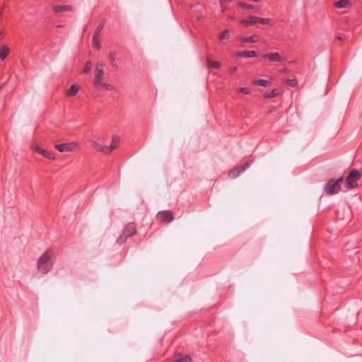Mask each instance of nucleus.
I'll return each instance as SVG.
<instances>
[{
    "label": "nucleus",
    "mask_w": 362,
    "mask_h": 362,
    "mask_svg": "<svg viewBox=\"0 0 362 362\" xmlns=\"http://www.w3.org/2000/svg\"><path fill=\"white\" fill-rule=\"evenodd\" d=\"M53 255L52 249L47 250L37 260V269L42 274L49 273L53 267V262L51 259Z\"/></svg>",
    "instance_id": "f257e3e1"
},
{
    "label": "nucleus",
    "mask_w": 362,
    "mask_h": 362,
    "mask_svg": "<svg viewBox=\"0 0 362 362\" xmlns=\"http://www.w3.org/2000/svg\"><path fill=\"white\" fill-rule=\"evenodd\" d=\"M344 182L342 177L337 180H329L324 186L325 192L329 195H333L338 193L341 190V185Z\"/></svg>",
    "instance_id": "f03ea898"
},
{
    "label": "nucleus",
    "mask_w": 362,
    "mask_h": 362,
    "mask_svg": "<svg viewBox=\"0 0 362 362\" xmlns=\"http://www.w3.org/2000/svg\"><path fill=\"white\" fill-rule=\"evenodd\" d=\"M361 174L356 169L351 170L345 180L344 185L346 189H354L358 186V180Z\"/></svg>",
    "instance_id": "7ed1b4c3"
},
{
    "label": "nucleus",
    "mask_w": 362,
    "mask_h": 362,
    "mask_svg": "<svg viewBox=\"0 0 362 362\" xmlns=\"http://www.w3.org/2000/svg\"><path fill=\"white\" fill-rule=\"evenodd\" d=\"M257 23L263 25H271L272 20L267 18H260L255 16H250L247 19H243L241 21V23L246 27L252 26Z\"/></svg>",
    "instance_id": "20e7f679"
},
{
    "label": "nucleus",
    "mask_w": 362,
    "mask_h": 362,
    "mask_svg": "<svg viewBox=\"0 0 362 362\" xmlns=\"http://www.w3.org/2000/svg\"><path fill=\"white\" fill-rule=\"evenodd\" d=\"M136 233V229L135 226L133 223H129L125 226L122 230V233L117 238V241L119 244H122L126 242L128 238L133 236Z\"/></svg>",
    "instance_id": "39448f33"
},
{
    "label": "nucleus",
    "mask_w": 362,
    "mask_h": 362,
    "mask_svg": "<svg viewBox=\"0 0 362 362\" xmlns=\"http://www.w3.org/2000/svg\"><path fill=\"white\" fill-rule=\"evenodd\" d=\"M104 64L101 62H98L95 65L94 71L93 84L95 87H100L102 85L104 77Z\"/></svg>",
    "instance_id": "423d86ee"
},
{
    "label": "nucleus",
    "mask_w": 362,
    "mask_h": 362,
    "mask_svg": "<svg viewBox=\"0 0 362 362\" xmlns=\"http://www.w3.org/2000/svg\"><path fill=\"white\" fill-rule=\"evenodd\" d=\"M55 148L59 152H69L79 150L80 146L76 142H69L56 144Z\"/></svg>",
    "instance_id": "0eeeda50"
},
{
    "label": "nucleus",
    "mask_w": 362,
    "mask_h": 362,
    "mask_svg": "<svg viewBox=\"0 0 362 362\" xmlns=\"http://www.w3.org/2000/svg\"><path fill=\"white\" fill-rule=\"evenodd\" d=\"M89 143L92 148L105 153H109L115 149V146H103L93 139H90Z\"/></svg>",
    "instance_id": "6e6552de"
},
{
    "label": "nucleus",
    "mask_w": 362,
    "mask_h": 362,
    "mask_svg": "<svg viewBox=\"0 0 362 362\" xmlns=\"http://www.w3.org/2000/svg\"><path fill=\"white\" fill-rule=\"evenodd\" d=\"M252 160H247L242 166L236 167L228 172V176L232 178H236L239 174L243 173L247 168L252 165Z\"/></svg>",
    "instance_id": "1a4fd4ad"
},
{
    "label": "nucleus",
    "mask_w": 362,
    "mask_h": 362,
    "mask_svg": "<svg viewBox=\"0 0 362 362\" xmlns=\"http://www.w3.org/2000/svg\"><path fill=\"white\" fill-rule=\"evenodd\" d=\"M33 148L36 153L40 154L41 156H42L43 157L46 158H48L50 160L55 159V156H54L53 152L47 151V150L41 148L37 144H35L33 146Z\"/></svg>",
    "instance_id": "9d476101"
},
{
    "label": "nucleus",
    "mask_w": 362,
    "mask_h": 362,
    "mask_svg": "<svg viewBox=\"0 0 362 362\" xmlns=\"http://www.w3.org/2000/svg\"><path fill=\"white\" fill-rule=\"evenodd\" d=\"M157 218L163 222L170 223L171 222L174 217L170 211H162L158 213Z\"/></svg>",
    "instance_id": "9b49d317"
},
{
    "label": "nucleus",
    "mask_w": 362,
    "mask_h": 362,
    "mask_svg": "<svg viewBox=\"0 0 362 362\" xmlns=\"http://www.w3.org/2000/svg\"><path fill=\"white\" fill-rule=\"evenodd\" d=\"M265 59H268L272 62H282L285 60V58L282 56H281L277 52H271V53H267L264 54L262 56Z\"/></svg>",
    "instance_id": "f8f14e48"
},
{
    "label": "nucleus",
    "mask_w": 362,
    "mask_h": 362,
    "mask_svg": "<svg viewBox=\"0 0 362 362\" xmlns=\"http://www.w3.org/2000/svg\"><path fill=\"white\" fill-rule=\"evenodd\" d=\"M240 40L242 42L253 43V42H258L259 41V37L256 35H251V36H249V37L242 36V37H240Z\"/></svg>",
    "instance_id": "ddd939ff"
},
{
    "label": "nucleus",
    "mask_w": 362,
    "mask_h": 362,
    "mask_svg": "<svg viewBox=\"0 0 362 362\" xmlns=\"http://www.w3.org/2000/svg\"><path fill=\"white\" fill-rule=\"evenodd\" d=\"M175 362H191L192 359L189 356H182L177 354L173 357Z\"/></svg>",
    "instance_id": "4468645a"
},
{
    "label": "nucleus",
    "mask_w": 362,
    "mask_h": 362,
    "mask_svg": "<svg viewBox=\"0 0 362 362\" xmlns=\"http://www.w3.org/2000/svg\"><path fill=\"white\" fill-rule=\"evenodd\" d=\"M53 11L55 13H61L64 11H71V6L66 5V6H56L53 7Z\"/></svg>",
    "instance_id": "2eb2a0df"
},
{
    "label": "nucleus",
    "mask_w": 362,
    "mask_h": 362,
    "mask_svg": "<svg viewBox=\"0 0 362 362\" xmlns=\"http://www.w3.org/2000/svg\"><path fill=\"white\" fill-rule=\"evenodd\" d=\"M78 92V88L76 85L73 84L71 86L70 88L66 91V95L69 97L74 96L76 95Z\"/></svg>",
    "instance_id": "dca6fc26"
},
{
    "label": "nucleus",
    "mask_w": 362,
    "mask_h": 362,
    "mask_svg": "<svg viewBox=\"0 0 362 362\" xmlns=\"http://www.w3.org/2000/svg\"><path fill=\"white\" fill-rule=\"evenodd\" d=\"M349 5L348 0H339L334 4V6L338 8H345Z\"/></svg>",
    "instance_id": "f3484780"
},
{
    "label": "nucleus",
    "mask_w": 362,
    "mask_h": 362,
    "mask_svg": "<svg viewBox=\"0 0 362 362\" xmlns=\"http://www.w3.org/2000/svg\"><path fill=\"white\" fill-rule=\"evenodd\" d=\"M9 49L6 46H2L0 47V58L4 60L8 54Z\"/></svg>",
    "instance_id": "a211bd4d"
},
{
    "label": "nucleus",
    "mask_w": 362,
    "mask_h": 362,
    "mask_svg": "<svg viewBox=\"0 0 362 362\" xmlns=\"http://www.w3.org/2000/svg\"><path fill=\"white\" fill-rule=\"evenodd\" d=\"M207 66L209 69H218L220 67V63L217 61L208 59Z\"/></svg>",
    "instance_id": "6ab92c4d"
},
{
    "label": "nucleus",
    "mask_w": 362,
    "mask_h": 362,
    "mask_svg": "<svg viewBox=\"0 0 362 362\" xmlns=\"http://www.w3.org/2000/svg\"><path fill=\"white\" fill-rule=\"evenodd\" d=\"M243 55L244 58H253L258 56L257 53L254 50H245Z\"/></svg>",
    "instance_id": "aec40b11"
},
{
    "label": "nucleus",
    "mask_w": 362,
    "mask_h": 362,
    "mask_svg": "<svg viewBox=\"0 0 362 362\" xmlns=\"http://www.w3.org/2000/svg\"><path fill=\"white\" fill-rule=\"evenodd\" d=\"M109 59H110V64L115 67V68H117L118 67V65L116 62V56H115V53H110L109 54Z\"/></svg>",
    "instance_id": "412c9836"
},
{
    "label": "nucleus",
    "mask_w": 362,
    "mask_h": 362,
    "mask_svg": "<svg viewBox=\"0 0 362 362\" xmlns=\"http://www.w3.org/2000/svg\"><path fill=\"white\" fill-rule=\"evenodd\" d=\"M254 84L262 87H266L268 85V81L265 79H255L253 81Z\"/></svg>",
    "instance_id": "4be33fe9"
},
{
    "label": "nucleus",
    "mask_w": 362,
    "mask_h": 362,
    "mask_svg": "<svg viewBox=\"0 0 362 362\" xmlns=\"http://www.w3.org/2000/svg\"><path fill=\"white\" fill-rule=\"evenodd\" d=\"M279 94V91L277 89H273L270 93H268L264 95L265 98H272L277 96Z\"/></svg>",
    "instance_id": "5701e85b"
},
{
    "label": "nucleus",
    "mask_w": 362,
    "mask_h": 362,
    "mask_svg": "<svg viewBox=\"0 0 362 362\" xmlns=\"http://www.w3.org/2000/svg\"><path fill=\"white\" fill-rule=\"evenodd\" d=\"M91 66H92V64H91V62L90 61H88L87 62L86 64H85V66L82 70V72L84 73V74H87L88 73L90 69H91Z\"/></svg>",
    "instance_id": "b1692460"
},
{
    "label": "nucleus",
    "mask_w": 362,
    "mask_h": 362,
    "mask_svg": "<svg viewBox=\"0 0 362 362\" xmlns=\"http://www.w3.org/2000/svg\"><path fill=\"white\" fill-rule=\"evenodd\" d=\"M236 91L239 93H243V94H246V95H249L251 93L250 88H245V87L238 88L236 90Z\"/></svg>",
    "instance_id": "393cba45"
},
{
    "label": "nucleus",
    "mask_w": 362,
    "mask_h": 362,
    "mask_svg": "<svg viewBox=\"0 0 362 362\" xmlns=\"http://www.w3.org/2000/svg\"><path fill=\"white\" fill-rule=\"evenodd\" d=\"M99 37H100L93 36V45L94 46V47H95L96 49L100 48V42Z\"/></svg>",
    "instance_id": "a878e982"
},
{
    "label": "nucleus",
    "mask_w": 362,
    "mask_h": 362,
    "mask_svg": "<svg viewBox=\"0 0 362 362\" xmlns=\"http://www.w3.org/2000/svg\"><path fill=\"white\" fill-rule=\"evenodd\" d=\"M238 5L243 8H246L248 10H255V7L251 4H248L243 2H239Z\"/></svg>",
    "instance_id": "bb28decb"
},
{
    "label": "nucleus",
    "mask_w": 362,
    "mask_h": 362,
    "mask_svg": "<svg viewBox=\"0 0 362 362\" xmlns=\"http://www.w3.org/2000/svg\"><path fill=\"white\" fill-rule=\"evenodd\" d=\"M285 83L291 87H294L297 85V82L295 79H286Z\"/></svg>",
    "instance_id": "cd10ccee"
},
{
    "label": "nucleus",
    "mask_w": 362,
    "mask_h": 362,
    "mask_svg": "<svg viewBox=\"0 0 362 362\" xmlns=\"http://www.w3.org/2000/svg\"><path fill=\"white\" fill-rule=\"evenodd\" d=\"M228 38V31L227 30H223L219 35L221 40Z\"/></svg>",
    "instance_id": "c85d7f7f"
},
{
    "label": "nucleus",
    "mask_w": 362,
    "mask_h": 362,
    "mask_svg": "<svg viewBox=\"0 0 362 362\" xmlns=\"http://www.w3.org/2000/svg\"><path fill=\"white\" fill-rule=\"evenodd\" d=\"M119 139L117 136H113L112 139V144L110 146H115V148L117 147V144L119 143Z\"/></svg>",
    "instance_id": "c756f323"
},
{
    "label": "nucleus",
    "mask_w": 362,
    "mask_h": 362,
    "mask_svg": "<svg viewBox=\"0 0 362 362\" xmlns=\"http://www.w3.org/2000/svg\"><path fill=\"white\" fill-rule=\"evenodd\" d=\"M103 25H100L98 28H96V30H95L94 34H93L94 37H100V32L103 29Z\"/></svg>",
    "instance_id": "7c9ffc66"
},
{
    "label": "nucleus",
    "mask_w": 362,
    "mask_h": 362,
    "mask_svg": "<svg viewBox=\"0 0 362 362\" xmlns=\"http://www.w3.org/2000/svg\"><path fill=\"white\" fill-rule=\"evenodd\" d=\"M100 86H103L104 87L106 90H112V86L108 83H102V85H100Z\"/></svg>",
    "instance_id": "2f4dec72"
},
{
    "label": "nucleus",
    "mask_w": 362,
    "mask_h": 362,
    "mask_svg": "<svg viewBox=\"0 0 362 362\" xmlns=\"http://www.w3.org/2000/svg\"><path fill=\"white\" fill-rule=\"evenodd\" d=\"M244 51L242 52H235V55L237 57H244Z\"/></svg>",
    "instance_id": "473e14b6"
},
{
    "label": "nucleus",
    "mask_w": 362,
    "mask_h": 362,
    "mask_svg": "<svg viewBox=\"0 0 362 362\" xmlns=\"http://www.w3.org/2000/svg\"><path fill=\"white\" fill-rule=\"evenodd\" d=\"M237 71V68L235 66H233L230 69V71L231 74H234L235 72H236Z\"/></svg>",
    "instance_id": "72a5a7b5"
},
{
    "label": "nucleus",
    "mask_w": 362,
    "mask_h": 362,
    "mask_svg": "<svg viewBox=\"0 0 362 362\" xmlns=\"http://www.w3.org/2000/svg\"><path fill=\"white\" fill-rule=\"evenodd\" d=\"M287 71V69H283L280 71L281 73H284V72H286Z\"/></svg>",
    "instance_id": "f704fd0d"
},
{
    "label": "nucleus",
    "mask_w": 362,
    "mask_h": 362,
    "mask_svg": "<svg viewBox=\"0 0 362 362\" xmlns=\"http://www.w3.org/2000/svg\"><path fill=\"white\" fill-rule=\"evenodd\" d=\"M338 39H339V40H342L341 37H339V36L338 37Z\"/></svg>",
    "instance_id": "c9c22d12"
}]
</instances>
